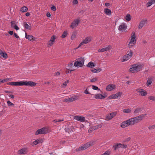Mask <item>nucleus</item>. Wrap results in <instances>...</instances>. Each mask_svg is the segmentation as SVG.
I'll list each match as a JSON object with an SVG mask.
<instances>
[{"label":"nucleus","mask_w":155,"mask_h":155,"mask_svg":"<svg viewBox=\"0 0 155 155\" xmlns=\"http://www.w3.org/2000/svg\"><path fill=\"white\" fill-rule=\"evenodd\" d=\"M146 114H143L138 116L130 118L132 125H134L142 120L146 116Z\"/></svg>","instance_id":"1"},{"label":"nucleus","mask_w":155,"mask_h":155,"mask_svg":"<svg viewBox=\"0 0 155 155\" xmlns=\"http://www.w3.org/2000/svg\"><path fill=\"white\" fill-rule=\"evenodd\" d=\"M92 38V37L91 36H89L86 37L80 43L78 46L77 47V49L78 48L84 44H86L90 42L91 41Z\"/></svg>","instance_id":"2"},{"label":"nucleus","mask_w":155,"mask_h":155,"mask_svg":"<svg viewBox=\"0 0 155 155\" xmlns=\"http://www.w3.org/2000/svg\"><path fill=\"white\" fill-rule=\"evenodd\" d=\"M94 142L93 141H91L87 142V143L84 144L83 146L80 147L77 150V151H80L85 150L94 144Z\"/></svg>","instance_id":"3"},{"label":"nucleus","mask_w":155,"mask_h":155,"mask_svg":"<svg viewBox=\"0 0 155 155\" xmlns=\"http://www.w3.org/2000/svg\"><path fill=\"white\" fill-rule=\"evenodd\" d=\"M142 68L141 65L135 64L133 65L132 68H130V71L132 72H136L140 71Z\"/></svg>","instance_id":"4"},{"label":"nucleus","mask_w":155,"mask_h":155,"mask_svg":"<svg viewBox=\"0 0 155 155\" xmlns=\"http://www.w3.org/2000/svg\"><path fill=\"white\" fill-rule=\"evenodd\" d=\"M84 58H78L77 61L74 63V65L75 67H82L84 64Z\"/></svg>","instance_id":"5"},{"label":"nucleus","mask_w":155,"mask_h":155,"mask_svg":"<svg viewBox=\"0 0 155 155\" xmlns=\"http://www.w3.org/2000/svg\"><path fill=\"white\" fill-rule=\"evenodd\" d=\"M130 125L132 126L130 119L123 122L120 125V127L122 128H124Z\"/></svg>","instance_id":"6"},{"label":"nucleus","mask_w":155,"mask_h":155,"mask_svg":"<svg viewBox=\"0 0 155 155\" xmlns=\"http://www.w3.org/2000/svg\"><path fill=\"white\" fill-rule=\"evenodd\" d=\"M133 54L132 51H130L127 52V54L124 56L123 57L122 61H126L130 58Z\"/></svg>","instance_id":"7"},{"label":"nucleus","mask_w":155,"mask_h":155,"mask_svg":"<svg viewBox=\"0 0 155 155\" xmlns=\"http://www.w3.org/2000/svg\"><path fill=\"white\" fill-rule=\"evenodd\" d=\"M48 130L46 128H43L38 130L35 132V134L38 135L39 134H46Z\"/></svg>","instance_id":"8"},{"label":"nucleus","mask_w":155,"mask_h":155,"mask_svg":"<svg viewBox=\"0 0 155 155\" xmlns=\"http://www.w3.org/2000/svg\"><path fill=\"white\" fill-rule=\"evenodd\" d=\"M127 146L124 144H121L120 143H117L115 144L113 146V147L114 148L115 150H116L119 148H126L127 147Z\"/></svg>","instance_id":"9"},{"label":"nucleus","mask_w":155,"mask_h":155,"mask_svg":"<svg viewBox=\"0 0 155 155\" xmlns=\"http://www.w3.org/2000/svg\"><path fill=\"white\" fill-rule=\"evenodd\" d=\"M80 21V20L79 19L74 20L71 23L70 27L72 29H73L78 25Z\"/></svg>","instance_id":"10"},{"label":"nucleus","mask_w":155,"mask_h":155,"mask_svg":"<svg viewBox=\"0 0 155 155\" xmlns=\"http://www.w3.org/2000/svg\"><path fill=\"white\" fill-rule=\"evenodd\" d=\"M23 86L25 85L27 86L33 87L35 86L36 83L32 81H22Z\"/></svg>","instance_id":"11"},{"label":"nucleus","mask_w":155,"mask_h":155,"mask_svg":"<svg viewBox=\"0 0 155 155\" xmlns=\"http://www.w3.org/2000/svg\"><path fill=\"white\" fill-rule=\"evenodd\" d=\"M117 114V113L116 112H114L107 114L106 117V120H109L111 119L116 115Z\"/></svg>","instance_id":"12"},{"label":"nucleus","mask_w":155,"mask_h":155,"mask_svg":"<svg viewBox=\"0 0 155 155\" xmlns=\"http://www.w3.org/2000/svg\"><path fill=\"white\" fill-rule=\"evenodd\" d=\"M22 81L12 82H8L7 83L8 85L12 86H23Z\"/></svg>","instance_id":"13"},{"label":"nucleus","mask_w":155,"mask_h":155,"mask_svg":"<svg viewBox=\"0 0 155 155\" xmlns=\"http://www.w3.org/2000/svg\"><path fill=\"white\" fill-rule=\"evenodd\" d=\"M74 119L77 121L84 122L85 121V118L84 117L79 116H76L74 117Z\"/></svg>","instance_id":"14"},{"label":"nucleus","mask_w":155,"mask_h":155,"mask_svg":"<svg viewBox=\"0 0 155 155\" xmlns=\"http://www.w3.org/2000/svg\"><path fill=\"white\" fill-rule=\"evenodd\" d=\"M127 28V25L125 23H121L118 28V29L120 31H124Z\"/></svg>","instance_id":"15"},{"label":"nucleus","mask_w":155,"mask_h":155,"mask_svg":"<svg viewBox=\"0 0 155 155\" xmlns=\"http://www.w3.org/2000/svg\"><path fill=\"white\" fill-rule=\"evenodd\" d=\"M136 91L137 92L139 93L140 95L142 96H145L147 94V92L144 90L139 88L136 90Z\"/></svg>","instance_id":"16"},{"label":"nucleus","mask_w":155,"mask_h":155,"mask_svg":"<svg viewBox=\"0 0 155 155\" xmlns=\"http://www.w3.org/2000/svg\"><path fill=\"white\" fill-rule=\"evenodd\" d=\"M106 97V95L105 93L103 95L97 94L94 95V97L96 99H102L105 98Z\"/></svg>","instance_id":"17"},{"label":"nucleus","mask_w":155,"mask_h":155,"mask_svg":"<svg viewBox=\"0 0 155 155\" xmlns=\"http://www.w3.org/2000/svg\"><path fill=\"white\" fill-rule=\"evenodd\" d=\"M147 23V20L146 19H144L142 20L140 22L139 26L138 28L140 29Z\"/></svg>","instance_id":"18"},{"label":"nucleus","mask_w":155,"mask_h":155,"mask_svg":"<svg viewBox=\"0 0 155 155\" xmlns=\"http://www.w3.org/2000/svg\"><path fill=\"white\" fill-rule=\"evenodd\" d=\"M154 78L153 76L148 77L146 83L147 85V86L150 85L151 84L152 81L154 80Z\"/></svg>","instance_id":"19"},{"label":"nucleus","mask_w":155,"mask_h":155,"mask_svg":"<svg viewBox=\"0 0 155 155\" xmlns=\"http://www.w3.org/2000/svg\"><path fill=\"white\" fill-rule=\"evenodd\" d=\"M136 36L135 35V33L134 32H133L131 34V39L130 41L136 43Z\"/></svg>","instance_id":"20"},{"label":"nucleus","mask_w":155,"mask_h":155,"mask_svg":"<svg viewBox=\"0 0 155 155\" xmlns=\"http://www.w3.org/2000/svg\"><path fill=\"white\" fill-rule=\"evenodd\" d=\"M115 85L113 84H110L106 87V90L107 91H110L114 89L115 88Z\"/></svg>","instance_id":"21"},{"label":"nucleus","mask_w":155,"mask_h":155,"mask_svg":"<svg viewBox=\"0 0 155 155\" xmlns=\"http://www.w3.org/2000/svg\"><path fill=\"white\" fill-rule=\"evenodd\" d=\"M64 130L66 132L69 133V132H71L73 131L74 127L73 126H67L65 128Z\"/></svg>","instance_id":"22"},{"label":"nucleus","mask_w":155,"mask_h":155,"mask_svg":"<svg viewBox=\"0 0 155 155\" xmlns=\"http://www.w3.org/2000/svg\"><path fill=\"white\" fill-rule=\"evenodd\" d=\"M110 46H108L107 47L101 49H99L98 50V51L99 52H104V51H108L110 49Z\"/></svg>","instance_id":"23"},{"label":"nucleus","mask_w":155,"mask_h":155,"mask_svg":"<svg viewBox=\"0 0 155 155\" xmlns=\"http://www.w3.org/2000/svg\"><path fill=\"white\" fill-rule=\"evenodd\" d=\"M64 120V119L62 118L61 119H56V120H54L53 122L55 124H56L57 125H59L60 124L61 122L62 121H63Z\"/></svg>","instance_id":"24"},{"label":"nucleus","mask_w":155,"mask_h":155,"mask_svg":"<svg viewBox=\"0 0 155 155\" xmlns=\"http://www.w3.org/2000/svg\"><path fill=\"white\" fill-rule=\"evenodd\" d=\"M26 153V150L25 149L22 148L18 151V153L20 154H24Z\"/></svg>","instance_id":"25"},{"label":"nucleus","mask_w":155,"mask_h":155,"mask_svg":"<svg viewBox=\"0 0 155 155\" xmlns=\"http://www.w3.org/2000/svg\"><path fill=\"white\" fill-rule=\"evenodd\" d=\"M25 38L26 39H28L30 41H34L35 38L31 35H26Z\"/></svg>","instance_id":"26"},{"label":"nucleus","mask_w":155,"mask_h":155,"mask_svg":"<svg viewBox=\"0 0 155 155\" xmlns=\"http://www.w3.org/2000/svg\"><path fill=\"white\" fill-rule=\"evenodd\" d=\"M0 56L3 57L4 58H6L7 57V54L5 52H3L2 51H0Z\"/></svg>","instance_id":"27"},{"label":"nucleus","mask_w":155,"mask_h":155,"mask_svg":"<svg viewBox=\"0 0 155 155\" xmlns=\"http://www.w3.org/2000/svg\"><path fill=\"white\" fill-rule=\"evenodd\" d=\"M104 12L106 15H110L111 14V10L108 8H105L104 10Z\"/></svg>","instance_id":"28"},{"label":"nucleus","mask_w":155,"mask_h":155,"mask_svg":"<svg viewBox=\"0 0 155 155\" xmlns=\"http://www.w3.org/2000/svg\"><path fill=\"white\" fill-rule=\"evenodd\" d=\"M28 10V8L26 6H23L21 8L20 11L22 12H27Z\"/></svg>","instance_id":"29"},{"label":"nucleus","mask_w":155,"mask_h":155,"mask_svg":"<svg viewBox=\"0 0 155 155\" xmlns=\"http://www.w3.org/2000/svg\"><path fill=\"white\" fill-rule=\"evenodd\" d=\"M142 110V108H137L135 109L134 113V114L139 113L140 112H141Z\"/></svg>","instance_id":"30"},{"label":"nucleus","mask_w":155,"mask_h":155,"mask_svg":"<svg viewBox=\"0 0 155 155\" xmlns=\"http://www.w3.org/2000/svg\"><path fill=\"white\" fill-rule=\"evenodd\" d=\"M155 3V0H151L149 1L147 3V7H149L153 4Z\"/></svg>","instance_id":"31"},{"label":"nucleus","mask_w":155,"mask_h":155,"mask_svg":"<svg viewBox=\"0 0 155 155\" xmlns=\"http://www.w3.org/2000/svg\"><path fill=\"white\" fill-rule=\"evenodd\" d=\"M23 26L26 29L30 30L31 29V27L28 25L26 22H24L23 23Z\"/></svg>","instance_id":"32"},{"label":"nucleus","mask_w":155,"mask_h":155,"mask_svg":"<svg viewBox=\"0 0 155 155\" xmlns=\"http://www.w3.org/2000/svg\"><path fill=\"white\" fill-rule=\"evenodd\" d=\"M78 97L77 96L72 97L69 98L70 102L73 101L78 99Z\"/></svg>","instance_id":"33"},{"label":"nucleus","mask_w":155,"mask_h":155,"mask_svg":"<svg viewBox=\"0 0 155 155\" xmlns=\"http://www.w3.org/2000/svg\"><path fill=\"white\" fill-rule=\"evenodd\" d=\"M77 35V33L75 32H74L72 34V35L71 37V39L72 40H74L75 39L76 36Z\"/></svg>","instance_id":"34"},{"label":"nucleus","mask_w":155,"mask_h":155,"mask_svg":"<svg viewBox=\"0 0 155 155\" xmlns=\"http://www.w3.org/2000/svg\"><path fill=\"white\" fill-rule=\"evenodd\" d=\"M101 71V68H97L96 69H94L92 70L91 71L94 73H97L100 72Z\"/></svg>","instance_id":"35"},{"label":"nucleus","mask_w":155,"mask_h":155,"mask_svg":"<svg viewBox=\"0 0 155 155\" xmlns=\"http://www.w3.org/2000/svg\"><path fill=\"white\" fill-rule=\"evenodd\" d=\"M87 66L90 68H93L95 66L93 62H90L88 64Z\"/></svg>","instance_id":"36"},{"label":"nucleus","mask_w":155,"mask_h":155,"mask_svg":"<svg viewBox=\"0 0 155 155\" xmlns=\"http://www.w3.org/2000/svg\"><path fill=\"white\" fill-rule=\"evenodd\" d=\"M102 127V125L101 124H99L96 125L95 126H93V128L94 130H96L98 128H100Z\"/></svg>","instance_id":"37"},{"label":"nucleus","mask_w":155,"mask_h":155,"mask_svg":"<svg viewBox=\"0 0 155 155\" xmlns=\"http://www.w3.org/2000/svg\"><path fill=\"white\" fill-rule=\"evenodd\" d=\"M135 42H133L130 41L128 45V47L129 48H132L135 44Z\"/></svg>","instance_id":"38"},{"label":"nucleus","mask_w":155,"mask_h":155,"mask_svg":"<svg viewBox=\"0 0 155 155\" xmlns=\"http://www.w3.org/2000/svg\"><path fill=\"white\" fill-rule=\"evenodd\" d=\"M67 34H68L67 31H64L63 32V33L61 36V38H65L67 36Z\"/></svg>","instance_id":"39"},{"label":"nucleus","mask_w":155,"mask_h":155,"mask_svg":"<svg viewBox=\"0 0 155 155\" xmlns=\"http://www.w3.org/2000/svg\"><path fill=\"white\" fill-rule=\"evenodd\" d=\"M131 110L129 109H126L123 110V112L124 113H129L131 112Z\"/></svg>","instance_id":"40"},{"label":"nucleus","mask_w":155,"mask_h":155,"mask_svg":"<svg viewBox=\"0 0 155 155\" xmlns=\"http://www.w3.org/2000/svg\"><path fill=\"white\" fill-rule=\"evenodd\" d=\"M108 98L109 99H115L117 98V97L116 96V95L115 94H112L110 95L109 97Z\"/></svg>","instance_id":"41"},{"label":"nucleus","mask_w":155,"mask_h":155,"mask_svg":"<svg viewBox=\"0 0 155 155\" xmlns=\"http://www.w3.org/2000/svg\"><path fill=\"white\" fill-rule=\"evenodd\" d=\"M125 19L127 21H130L131 20L130 15V14H127L125 18Z\"/></svg>","instance_id":"42"},{"label":"nucleus","mask_w":155,"mask_h":155,"mask_svg":"<svg viewBox=\"0 0 155 155\" xmlns=\"http://www.w3.org/2000/svg\"><path fill=\"white\" fill-rule=\"evenodd\" d=\"M7 104H8V106H12L13 107L14 106V105H15L13 103H12L9 101H7Z\"/></svg>","instance_id":"43"},{"label":"nucleus","mask_w":155,"mask_h":155,"mask_svg":"<svg viewBox=\"0 0 155 155\" xmlns=\"http://www.w3.org/2000/svg\"><path fill=\"white\" fill-rule=\"evenodd\" d=\"M56 38V36H55L54 35H53L51 37L50 41H54V42Z\"/></svg>","instance_id":"44"},{"label":"nucleus","mask_w":155,"mask_h":155,"mask_svg":"<svg viewBox=\"0 0 155 155\" xmlns=\"http://www.w3.org/2000/svg\"><path fill=\"white\" fill-rule=\"evenodd\" d=\"M115 94L116 95L117 98L121 96L122 94V93L121 92H119L116 93Z\"/></svg>","instance_id":"45"},{"label":"nucleus","mask_w":155,"mask_h":155,"mask_svg":"<svg viewBox=\"0 0 155 155\" xmlns=\"http://www.w3.org/2000/svg\"><path fill=\"white\" fill-rule=\"evenodd\" d=\"M11 26L12 28H13V27L16 25V22L15 21H12L11 22Z\"/></svg>","instance_id":"46"},{"label":"nucleus","mask_w":155,"mask_h":155,"mask_svg":"<svg viewBox=\"0 0 155 155\" xmlns=\"http://www.w3.org/2000/svg\"><path fill=\"white\" fill-rule=\"evenodd\" d=\"M69 82V81L68 80L65 81L63 83V86H64L65 87H66L67 86L68 83Z\"/></svg>","instance_id":"47"},{"label":"nucleus","mask_w":155,"mask_h":155,"mask_svg":"<svg viewBox=\"0 0 155 155\" xmlns=\"http://www.w3.org/2000/svg\"><path fill=\"white\" fill-rule=\"evenodd\" d=\"M97 80H98V78H93L91 79L90 81V82H95L96 81H97Z\"/></svg>","instance_id":"48"},{"label":"nucleus","mask_w":155,"mask_h":155,"mask_svg":"<svg viewBox=\"0 0 155 155\" xmlns=\"http://www.w3.org/2000/svg\"><path fill=\"white\" fill-rule=\"evenodd\" d=\"M9 80V78H7L4 79L3 80H2V83H4L5 82H7Z\"/></svg>","instance_id":"49"},{"label":"nucleus","mask_w":155,"mask_h":155,"mask_svg":"<svg viewBox=\"0 0 155 155\" xmlns=\"http://www.w3.org/2000/svg\"><path fill=\"white\" fill-rule=\"evenodd\" d=\"M149 99L150 100H152L153 101H155V97L150 96L149 97Z\"/></svg>","instance_id":"50"},{"label":"nucleus","mask_w":155,"mask_h":155,"mask_svg":"<svg viewBox=\"0 0 155 155\" xmlns=\"http://www.w3.org/2000/svg\"><path fill=\"white\" fill-rule=\"evenodd\" d=\"M54 43V41H49L48 43V45L50 46H52Z\"/></svg>","instance_id":"51"},{"label":"nucleus","mask_w":155,"mask_h":155,"mask_svg":"<svg viewBox=\"0 0 155 155\" xmlns=\"http://www.w3.org/2000/svg\"><path fill=\"white\" fill-rule=\"evenodd\" d=\"M110 152L109 151H106L104 153L101 155H109L110 154Z\"/></svg>","instance_id":"52"},{"label":"nucleus","mask_w":155,"mask_h":155,"mask_svg":"<svg viewBox=\"0 0 155 155\" xmlns=\"http://www.w3.org/2000/svg\"><path fill=\"white\" fill-rule=\"evenodd\" d=\"M92 88L93 89L95 90H97L98 89V88L97 87L94 85H92Z\"/></svg>","instance_id":"53"},{"label":"nucleus","mask_w":155,"mask_h":155,"mask_svg":"<svg viewBox=\"0 0 155 155\" xmlns=\"http://www.w3.org/2000/svg\"><path fill=\"white\" fill-rule=\"evenodd\" d=\"M73 66V64L72 63L70 64L66 68V69L70 70L69 67H72Z\"/></svg>","instance_id":"54"},{"label":"nucleus","mask_w":155,"mask_h":155,"mask_svg":"<svg viewBox=\"0 0 155 155\" xmlns=\"http://www.w3.org/2000/svg\"><path fill=\"white\" fill-rule=\"evenodd\" d=\"M155 128V125H152V126H150L148 128L149 129H153Z\"/></svg>","instance_id":"55"},{"label":"nucleus","mask_w":155,"mask_h":155,"mask_svg":"<svg viewBox=\"0 0 155 155\" xmlns=\"http://www.w3.org/2000/svg\"><path fill=\"white\" fill-rule=\"evenodd\" d=\"M38 143H41L43 142V140L42 139H39L37 140Z\"/></svg>","instance_id":"56"},{"label":"nucleus","mask_w":155,"mask_h":155,"mask_svg":"<svg viewBox=\"0 0 155 155\" xmlns=\"http://www.w3.org/2000/svg\"><path fill=\"white\" fill-rule=\"evenodd\" d=\"M51 9L52 11H55L56 10V8L55 6H53L51 7Z\"/></svg>","instance_id":"57"},{"label":"nucleus","mask_w":155,"mask_h":155,"mask_svg":"<svg viewBox=\"0 0 155 155\" xmlns=\"http://www.w3.org/2000/svg\"><path fill=\"white\" fill-rule=\"evenodd\" d=\"M72 3L74 5H76L78 3V1L77 0H74L73 1Z\"/></svg>","instance_id":"58"},{"label":"nucleus","mask_w":155,"mask_h":155,"mask_svg":"<svg viewBox=\"0 0 155 155\" xmlns=\"http://www.w3.org/2000/svg\"><path fill=\"white\" fill-rule=\"evenodd\" d=\"M14 36L17 38H19V37L18 36L17 34L15 33H14Z\"/></svg>","instance_id":"59"},{"label":"nucleus","mask_w":155,"mask_h":155,"mask_svg":"<svg viewBox=\"0 0 155 155\" xmlns=\"http://www.w3.org/2000/svg\"><path fill=\"white\" fill-rule=\"evenodd\" d=\"M14 29H15L16 30H17L19 29V28L18 27V26L16 25H15V26L13 27V28Z\"/></svg>","instance_id":"60"},{"label":"nucleus","mask_w":155,"mask_h":155,"mask_svg":"<svg viewBox=\"0 0 155 155\" xmlns=\"http://www.w3.org/2000/svg\"><path fill=\"white\" fill-rule=\"evenodd\" d=\"M33 143L34 145H36L38 143L37 140L34 141L33 142Z\"/></svg>","instance_id":"61"},{"label":"nucleus","mask_w":155,"mask_h":155,"mask_svg":"<svg viewBox=\"0 0 155 155\" xmlns=\"http://www.w3.org/2000/svg\"><path fill=\"white\" fill-rule=\"evenodd\" d=\"M64 101L66 102H70L69 98L65 99L64 100Z\"/></svg>","instance_id":"62"},{"label":"nucleus","mask_w":155,"mask_h":155,"mask_svg":"<svg viewBox=\"0 0 155 155\" xmlns=\"http://www.w3.org/2000/svg\"><path fill=\"white\" fill-rule=\"evenodd\" d=\"M8 33L11 35H12L13 34V32L12 31H11L8 32Z\"/></svg>","instance_id":"63"},{"label":"nucleus","mask_w":155,"mask_h":155,"mask_svg":"<svg viewBox=\"0 0 155 155\" xmlns=\"http://www.w3.org/2000/svg\"><path fill=\"white\" fill-rule=\"evenodd\" d=\"M84 93L87 94H89V93L88 92L87 89H86L84 91Z\"/></svg>","instance_id":"64"}]
</instances>
